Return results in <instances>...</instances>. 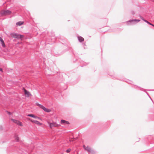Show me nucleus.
<instances>
[{
  "mask_svg": "<svg viewBox=\"0 0 154 154\" xmlns=\"http://www.w3.org/2000/svg\"><path fill=\"white\" fill-rule=\"evenodd\" d=\"M36 104L38 106H39L44 111H45V112H49L51 111V109L46 108L43 106L38 103H36Z\"/></svg>",
  "mask_w": 154,
  "mask_h": 154,
  "instance_id": "3",
  "label": "nucleus"
},
{
  "mask_svg": "<svg viewBox=\"0 0 154 154\" xmlns=\"http://www.w3.org/2000/svg\"><path fill=\"white\" fill-rule=\"evenodd\" d=\"M60 123L62 124H63L64 125H69V122L67 121L64 120H61L60 121Z\"/></svg>",
  "mask_w": 154,
  "mask_h": 154,
  "instance_id": "9",
  "label": "nucleus"
},
{
  "mask_svg": "<svg viewBox=\"0 0 154 154\" xmlns=\"http://www.w3.org/2000/svg\"><path fill=\"white\" fill-rule=\"evenodd\" d=\"M0 41L1 42V43L2 44V46L3 47H5V43H4V41H3V40L0 37Z\"/></svg>",
  "mask_w": 154,
  "mask_h": 154,
  "instance_id": "13",
  "label": "nucleus"
},
{
  "mask_svg": "<svg viewBox=\"0 0 154 154\" xmlns=\"http://www.w3.org/2000/svg\"><path fill=\"white\" fill-rule=\"evenodd\" d=\"M10 35L12 37L17 39H21L24 37L23 35L18 34L14 33L11 34Z\"/></svg>",
  "mask_w": 154,
  "mask_h": 154,
  "instance_id": "1",
  "label": "nucleus"
},
{
  "mask_svg": "<svg viewBox=\"0 0 154 154\" xmlns=\"http://www.w3.org/2000/svg\"><path fill=\"white\" fill-rule=\"evenodd\" d=\"M71 151V149H68L66 150V152H67L68 153L70 152Z\"/></svg>",
  "mask_w": 154,
  "mask_h": 154,
  "instance_id": "17",
  "label": "nucleus"
},
{
  "mask_svg": "<svg viewBox=\"0 0 154 154\" xmlns=\"http://www.w3.org/2000/svg\"><path fill=\"white\" fill-rule=\"evenodd\" d=\"M47 122L49 125L50 128L51 129L53 127H58L60 126V125L57 124L56 122H50L48 121Z\"/></svg>",
  "mask_w": 154,
  "mask_h": 154,
  "instance_id": "2",
  "label": "nucleus"
},
{
  "mask_svg": "<svg viewBox=\"0 0 154 154\" xmlns=\"http://www.w3.org/2000/svg\"><path fill=\"white\" fill-rule=\"evenodd\" d=\"M11 120L13 122L16 124L18 125H19L20 126H23V124L22 123L18 120L14 119H11Z\"/></svg>",
  "mask_w": 154,
  "mask_h": 154,
  "instance_id": "5",
  "label": "nucleus"
},
{
  "mask_svg": "<svg viewBox=\"0 0 154 154\" xmlns=\"http://www.w3.org/2000/svg\"><path fill=\"white\" fill-rule=\"evenodd\" d=\"M78 39L80 42H82L84 41V38L82 37H78Z\"/></svg>",
  "mask_w": 154,
  "mask_h": 154,
  "instance_id": "15",
  "label": "nucleus"
},
{
  "mask_svg": "<svg viewBox=\"0 0 154 154\" xmlns=\"http://www.w3.org/2000/svg\"><path fill=\"white\" fill-rule=\"evenodd\" d=\"M14 138L15 141L16 142H19L20 140V138L17 134H15L14 136Z\"/></svg>",
  "mask_w": 154,
  "mask_h": 154,
  "instance_id": "12",
  "label": "nucleus"
},
{
  "mask_svg": "<svg viewBox=\"0 0 154 154\" xmlns=\"http://www.w3.org/2000/svg\"><path fill=\"white\" fill-rule=\"evenodd\" d=\"M0 71H1V72H2L3 71L2 69V68H0Z\"/></svg>",
  "mask_w": 154,
  "mask_h": 154,
  "instance_id": "18",
  "label": "nucleus"
},
{
  "mask_svg": "<svg viewBox=\"0 0 154 154\" xmlns=\"http://www.w3.org/2000/svg\"><path fill=\"white\" fill-rule=\"evenodd\" d=\"M11 13V11L8 10H3L0 12V14L2 16L8 15L10 14Z\"/></svg>",
  "mask_w": 154,
  "mask_h": 154,
  "instance_id": "4",
  "label": "nucleus"
},
{
  "mask_svg": "<svg viewBox=\"0 0 154 154\" xmlns=\"http://www.w3.org/2000/svg\"><path fill=\"white\" fill-rule=\"evenodd\" d=\"M83 147L86 151L88 152H90L91 150V148L89 146L86 147L85 145H83Z\"/></svg>",
  "mask_w": 154,
  "mask_h": 154,
  "instance_id": "11",
  "label": "nucleus"
},
{
  "mask_svg": "<svg viewBox=\"0 0 154 154\" xmlns=\"http://www.w3.org/2000/svg\"><path fill=\"white\" fill-rule=\"evenodd\" d=\"M140 21V20L134 19V20H131L128 21L127 22V23L128 24H130V23H131L133 22H139V21Z\"/></svg>",
  "mask_w": 154,
  "mask_h": 154,
  "instance_id": "10",
  "label": "nucleus"
},
{
  "mask_svg": "<svg viewBox=\"0 0 154 154\" xmlns=\"http://www.w3.org/2000/svg\"><path fill=\"white\" fill-rule=\"evenodd\" d=\"M8 112V114H9V115H11V113L10 112Z\"/></svg>",
  "mask_w": 154,
  "mask_h": 154,
  "instance_id": "19",
  "label": "nucleus"
},
{
  "mask_svg": "<svg viewBox=\"0 0 154 154\" xmlns=\"http://www.w3.org/2000/svg\"><path fill=\"white\" fill-rule=\"evenodd\" d=\"M23 90H24V94L26 97H29L30 96H31V94L29 91L26 90L24 88H23Z\"/></svg>",
  "mask_w": 154,
  "mask_h": 154,
  "instance_id": "7",
  "label": "nucleus"
},
{
  "mask_svg": "<svg viewBox=\"0 0 154 154\" xmlns=\"http://www.w3.org/2000/svg\"><path fill=\"white\" fill-rule=\"evenodd\" d=\"M28 119L30 121L38 125L41 126L42 125V123L39 122L38 121L35 120L30 118H28Z\"/></svg>",
  "mask_w": 154,
  "mask_h": 154,
  "instance_id": "6",
  "label": "nucleus"
},
{
  "mask_svg": "<svg viewBox=\"0 0 154 154\" xmlns=\"http://www.w3.org/2000/svg\"><path fill=\"white\" fill-rule=\"evenodd\" d=\"M23 22L19 21L16 23V25L17 26H20L23 24Z\"/></svg>",
  "mask_w": 154,
  "mask_h": 154,
  "instance_id": "14",
  "label": "nucleus"
},
{
  "mask_svg": "<svg viewBox=\"0 0 154 154\" xmlns=\"http://www.w3.org/2000/svg\"><path fill=\"white\" fill-rule=\"evenodd\" d=\"M27 116H28L32 117L35 119H39L41 120H42V119L41 118H39L36 116H35V115L33 114H29Z\"/></svg>",
  "mask_w": 154,
  "mask_h": 154,
  "instance_id": "8",
  "label": "nucleus"
},
{
  "mask_svg": "<svg viewBox=\"0 0 154 154\" xmlns=\"http://www.w3.org/2000/svg\"><path fill=\"white\" fill-rule=\"evenodd\" d=\"M145 22L147 23H148L149 24L154 26V25H153L151 23H149V22H148V21H147V20H143Z\"/></svg>",
  "mask_w": 154,
  "mask_h": 154,
  "instance_id": "16",
  "label": "nucleus"
}]
</instances>
